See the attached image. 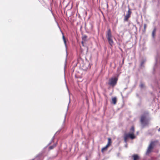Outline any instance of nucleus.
Segmentation results:
<instances>
[{
  "instance_id": "nucleus-3",
  "label": "nucleus",
  "mask_w": 160,
  "mask_h": 160,
  "mask_svg": "<svg viewBox=\"0 0 160 160\" xmlns=\"http://www.w3.org/2000/svg\"><path fill=\"white\" fill-rule=\"evenodd\" d=\"M118 78L116 77H113L110 78L108 80V84L113 87L117 83Z\"/></svg>"
},
{
  "instance_id": "nucleus-21",
  "label": "nucleus",
  "mask_w": 160,
  "mask_h": 160,
  "mask_svg": "<svg viewBox=\"0 0 160 160\" xmlns=\"http://www.w3.org/2000/svg\"><path fill=\"white\" fill-rule=\"evenodd\" d=\"M158 131H160V128L158 129Z\"/></svg>"
},
{
  "instance_id": "nucleus-12",
  "label": "nucleus",
  "mask_w": 160,
  "mask_h": 160,
  "mask_svg": "<svg viewBox=\"0 0 160 160\" xmlns=\"http://www.w3.org/2000/svg\"><path fill=\"white\" fill-rule=\"evenodd\" d=\"M134 126H132L130 129V133H133L134 134Z\"/></svg>"
},
{
  "instance_id": "nucleus-6",
  "label": "nucleus",
  "mask_w": 160,
  "mask_h": 160,
  "mask_svg": "<svg viewBox=\"0 0 160 160\" xmlns=\"http://www.w3.org/2000/svg\"><path fill=\"white\" fill-rule=\"evenodd\" d=\"M106 35L107 39L112 37L111 31L110 28L108 29V31L106 32Z\"/></svg>"
},
{
  "instance_id": "nucleus-8",
  "label": "nucleus",
  "mask_w": 160,
  "mask_h": 160,
  "mask_svg": "<svg viewBox=\"0 0 160 160\" xmlns=\"http://www.w3.org/2000/svg\"><path fill=\"white\" fill-rule=\"evenodd\" d=\"M107 39L108 41V42H109V44L111 46H112L113 45V43H114V42L112 39V37H111V38H107Z\"/></svg>"
},
{
  "instance_id": "nucleus-19",
  "label": "nucleus",
  "mask_w": 160,
  "mask_h": 160,
  "mask_svg": "<svg viewBox=\"0 0 160 160\" xmlns=\"http://www.w3.org/2000/svg\"><path fill=\"white\" fill-rule=\"evenodd\" d=\"M146 27H147V25L146 24H145L144 25V30L145 31L146 30Z\"/></svg>"
},
{
  "instance_id": "nucleus-17",
  "label": "nucleus",
  "mask_w": 160,
  "mask_h": 160,
  "mask_svg": "<svg viewBox=\"0 0 160 160\" xmlns=\"http://www.w3.org/2000/svg\"><path fill=\"white\" fill-rule=\"evenodd\" d=\"M140 87L141 88H142L144 87V84L142 83H141L140 85Z\"/></svg>"
},
{
  "instance_id": "nucleus-4",
  "label": "nucleus",
  "mask_w": 160,
  "mask_h": 160,
  "mask_svg": "<svg viewBox=\"0 0 160 160\" xmlns=\"http://www.w3.org/2000/svg\"><path fill=\"white\" fill-rule=\"evenodd\" d=\"M158 142V140H156L153 141H152L149 144L146 152V154H149L151 152L153 148V147L155 145L156 143Z\"/></svg>"
},
{
  "instance_id": "nucleus-13",
  "label": "nucleus",
  "mask_w": 160,
  "mask_h": 160,
  "mask_svg": "<svg viewBox=\"0 0 160 160\" xmlns=\"http://www.w3.org/2000/svg\"><path fill=\"white\" fill-rule=\"evenodd\" d=\"M108 147V146H107L106 145L105 147L103 148L101 150L102 152H103L107 150Z\"/></svg>"
},
{
  "instance_id": "nucleus-10",
  "label": "nucleus",
  "mask_w": 160,
  "mask_h": 160,
  "mask_svg": "<svg viewBox=\"0 0 160 160\" xmlns=\"http://www.w3.org/2000/svg\"><path fill=\"white\" fill-rule=\"evenodd\" d=\"M112 101L113 104H116L117 102V98L115 97L112 98Z\"/></svg>"
},
{
  "instance_id": "nucleus-14",
  "label": "nucleus",
  "mask_w": 160,
  "mask_h": 160,
  "mask_svg": "<svg viewBox=\"0 0 160 160\" xmlns=\"http://www.w3.org/2000/svg\"><path fill=\"white\" fill-rule=\"evenodd\" d=\"M62 39L63 40L64 43L65 45L66 46V41L65 38L64 36L63 33H62Z\"/></svg>"
},
{
  "instance_id": "nucleus-1",
  "label": "nucleus",
  "mask_w": 160,
  "mask_h": 160,
  "mask_svg": "<svg viewBox=\"0 0 160 160\" xmlns=\"http://www.w3.org/2000/svg\"><path fill=\"white\" fill-rule=\"evenodd\" d=\"M140 122L143 127L148 126L149 124V120L144 115H142L141 118Z\"/></svg>"
},
{
  "instance_id": "nucleus-20",
  "label": "nucleus",
  "mask_w": 160,
  "mask_h": 160,
  "mask_svg": "<svg viewBox=\"0 0 160 160\" xmlns=\"http://www.w3.org/2000/svg\"><path fill=\"white\" fill-rule=\"evenodd\" d=\"M82 45H83V41H82Z\"/></svg>"
},
{
  "instance_id": "nucleus-2",
  "label": "nucleus",
  "mask_w": 160,
  "mask_h": 160,
  "mask_svg": "<svg viewBox=\"0 0 160 160\" xmlns=\"http://www.w3.org/2000/svg\"><path fill=\"white\" fill-rule=\"evenodd\" d=\"M123 138L124 142H127L129 138L131 139H133L135 138V136L133 133H125L124 134Z\"/></svg>"
},
{
  "instance_id": "nucleus-16",
  "label": "nucleus",
  "mask_w": 160,
  "mask_h": 160,
  "mask_svg": "<svg viewBox=\"0 0 160 160\" xmlns=\"http://www.w3.org/2000/svg\"><path fill=\"white\" fill-rule=\"evenodd\" d=\"M155 32H156V29H154L153 30V31L152 32V36L153 38H154V37Z\"/></svg>"
},
{
  "instance_id": "nucleus-7",
  "label": "nucleus",
  "mask_w": 160,
  "mask_h": 160,
  "mask_svg": "<svg viewBox=\"0 0 160 160\" xmlns=\"http://www.w3.org/2000/svg\"><path fill=\"white\" fill-rule=\"evenodd\" d=\"M83 69L84 70H86L87 69L90 68V66L89 65V63L88 62H86L84 63L82 66Z\"/></svg>"
},
{
  "instance_id": "nucleus-11",
  "label": "nucleus",
  "mask_w": 160,
  "mask_h": 160,
  "mask_svg": "<svg viewBox=\"0 0 160 160\" xmlns=\"http://www.w3.org/2000/svg\"><path fill=\"white\" fill-rule=\"evenodd\" d=\"M111 143L112 141L111 139L110 138H108V142L106 145L107 146L109 147V146L111 145Z\"/></svg>"
},
{
  "instance_id": "nucleus-22",
  "label": "nucleus",
  "mask_w": 160,
  "mask_h": 160,
  "mask_svg": "<svg viewBox=\"0 0 160 160\" xmlns=\"http://www.w3.org/2000/svg\"><path fill=\"white\" fill-rule=\"evenodd\" d=\"M86 160H87V159H86Z\"/></svg>"
},
{
  "instance_id": "nucleus-9",
  "label": "nucleus",
  "mask_w": 160,
  "mask_h": 160,
  "mask_svg": "<svg viewBox=\"0 0 160 160\" xmlns=\"http://www.w3.org/2000/svg\"><path fill=\"white\" fill-rule=\"evenodd\" d=\"M133 160H138L139 159V157L138 154H133L132 156Z\"/></svg>"
},
{
  "instance_id": "nucleus-15",
  "label": "nucleus",
  "mask_w": 160,
  "mask_h": 160,
  "mask_svg": "<svg viewBox=\"0 0 160 160\" xmlns=\"http://www.w3.org/2000/svg\"><path fill=\"white\" fill-rule=\"evenodd\" d=\"M56 146V144H54L53 145L49 147V149L50 150L54 148Z\"/></svg>"
},
{
  "instance_id": "nucleus-18",
  "label": "nucleus",
  "mask_w": 160,
  "mask_h": 160,
  "mask_svg": "<svg viewBox=\"0 0 160 160\" xmlns=\"http://www.w3.org/2000/svg\"><path fill=\"white\" fill-rule=\"evenodd\" d=\"M87 38V36L86 35H85L84 36H83L82 38V39L84 40V41H85L86 40V39Z\"/></svg>"
},
{
  "instance_id": "nucleus-5",
  "label": "nucleus",
  "mask_w": 160,
  "mask_h": 160,
  "mask_svg": "<svg viewBox=\"0 0 160 160\" xmlns=\"http://www.w3.org/2000/svg\"><path fill=\"white\" fill-rule=\"evenodd\" d=\"M131 13V12L129 9L128 12V13L125 16L124 19L125 21H127L128 20L129 18L130 17Z\"/></svg>"
}]
</instances>
